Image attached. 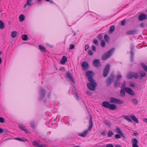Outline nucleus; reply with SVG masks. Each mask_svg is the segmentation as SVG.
Wrapping results in <instances>:
<instances>
[{
  "label": "nucleus",
  "mask_w": 147,
  "mask_h": 147,
  "mask_svg": "<svg viewBox=\"0 0 147 147\" xmlns=\"http://www.w3.org/2000/svg\"><path fill=\"white\" fill-rule=\"evenodd\" d=\"M93 74V72L91 71H88L86 72V76L88 78V80L90 82L87 84V87L89 90L92 91L95 90L97 85V84L92 77Z\"/></svg>",
  "instance_id": "f257e3e1"
},
{
  "label": "nucleus",
  "mask_w": 147,
  "mask_h": 147,
  "mask_svg": "<svg viewBox=\"0 0 147 147\" xmlns=\"http://www.w3.org/2000/svg\"><path fill=\"white\" fill-rule=\"evenodd\" d=\"M89 127L87 130H86L85 131L82 133H80L78 134V135L82 137H85L88 133V131H90L92 129L93 126V124L92 119V116L90 114L89 115Z\"/></svg>",
  "instance_id": "f03ea898"
},
{
  "label": "nucleus",
  "mask_w": 147,
  "mask_h": 147,
  "mask_svg": "<svg viewBox=\"0 0 147 147\" xmlns=\"http://www.w3.org/2000/svg\"><path fill=\"white\" fill-rule=\"evenodd\" d=\"M102 106L106 109L110 110H114L117 108V106L114 104H110V102L104 101L102 103Z\"/></svg>",
  "instance_id": "7ed1b4c3"
},
{
  "label": "nucleus",
  "mask_w": 147,
  "mask_h": 147,
  "mask_svg": "<svg viewBox=\"0 0 147 147\" xmlns=\"http://www.w3.org/2000/svg\"><path fill=\"white\" fill-rule=\"evenodd\" d=\"M115 49V48H113L109 50L107 53L104 54L102 57V60H105L109 57Z\"/></svg>",
  "instance_id": "20e7f679"
},
{
  "label": "nucleus",
  "mask_w": 147,
  "mask_h": 147,
  "mask_svg": "<svg viewBox=\"0 0 147 147\" xmlns=\"http://www.w3.org/2000/svg\"><path fill=\"white\" fill-rule=\"evenodd\" d=\"M115 76L113 74H111L106 79L105 82L106 86L108 87L110 86L114 79Z\"/></svg>",
  "instance_id": "39448f33"
},
{
  "label": "nucleus",
  "mask_w": 147,
  "mask_h": 147,
  "mask_svg": "<svg viewBox=\"0 0 147 147\" xmlns=\"http://www.w3.org/2000/svg\"><path fill=\"white\" fill-rule=\"evenodd\" d=\"M109 102L111 103H113L118 104H122L123 103V101L122 100L113 97H111L110 98Z\"/></svg>",
  "instance_id": "423d86ee"
},
{
  "label": "nucleus",
  "mask_w": 147,
  "mask_h": 147,
  "mask_svg": "<svg viewBox=\"0 0 147 147\" xmlns=\"http://www.w3.org/2000/svg\"><path fill=\"white\" fill-rule=\"evenodd\" d=\"M122 78V76L121 74L117 76L116 79L114 82V87L115 88L118 87L121 83V80Z\"/></svg>",
  "instance_id": "0eeeda50"
},
{
  "label": "nucleus",
  "mask_w": 147,
  "mask_h": 147,
  "mask_svg": "<svg viewBox=\"0 0 147 147\" xmlns=\"http://www.w3.org/2000/svg\"><path fill=\"white\" fill-rule=\"evenodd\" d=\"M39 92L40 97L38 98V100L41 101L45 98L46 94V90L42 88H40Z\"/></svg>",
  "instance_id": "6e6552de"
},
{
  "label": "nucleus",
  "mask_w": 147,
  "mask_h": 147,
  "mask_svg": "<svg viewBox=\"0 0 147 147\" xmlns=\"http://www.w3.org/2000/svg\"><path fill=\"white\" fill-rule=\"evenodd\" d=\"M110 68V65L109 64H107L103 71V75L104 77H106L108 76Z\"/></svg>",
  "instance_id": "1a4fd4ad"
},
{
  "label": "nucleus",
  "mask_w": 147,
  "mask_h": 147,
  "mask_svg": "<svg viewBox=\"0 0 147 147\" xmlns=\"http://www.w3.org/2000/svg\"><path fill=\"white\" fill-rule=\"evenodd\" d=\"M127 78L128 79L134 78L136 79H137L138 78V75L137 73L131 72L127 75Z\"/></svg>",
  "instance_id": "9d476101"
},
{
  "label": "nucleus",
  "mask_w": 147,
  "mask_h": 147,
  "mask_svg": "<svg viewBox=\"0 0 147 147\" xmlns=\"http://www.w3.org/2000/svg\"><path fill=\"white\" fill-rule=\"evenodd\" d=\"M65 76L66 78H68L72 83H75L74 80L69 71L66 73Z\"/></svg>",
  "instance_id": "9b49d317"
},
{
  "label": "nucleus",
  "mask_w": 147,
  "mask_h": 147,
  "mask_svg": "<svg viewBox=\"0 0 147 147\" xmlns=\"http://www.w3.org/2000/svg\"><path fill=\"white\" fill-rule=\"evenodd\" d=\"M134 47L132 44H131L130 46V60L131 62H133L134 61Z\"/></svg>",
  "instance_id": "f8f14e48"
},
{
  "label": "nucleus",
  "mask_w": 147,
  "mask_h": 147,
  "mask_svg": "<svg viewBox=\"0 0 147 147\" xmlns=\"http://www.w3.org/2000/svg\"><path fill=\"white\" fill-rule=\"evenodd\" d=\"M138 30L136 29H132L126 31L125 32L126 34L127 35H133L136 34L138 33Z\"/></svg>",
  "instance_id": "ddd939ff"
},
{
  "label": "nucleus",
  "mask_w": 147,
  "mask_h": 147,
  "mask_svg": "<svg viewBox=\"0 0 147 147\" xmlns=\"http://www.w3.org/2000/svg\"><path fill=\"white\" fill-rule=\"evenodd\" d=\"M147 19V14L142 13L138 16V20L140 21H142Z\"/></svg>",
  "instance_id": "4468645a"
},
{
  "label": "nucleus",
  "mask_w": 147,
  "mask_h": 147,
  "mask_svg": "<svg viewBox=\"0 0 147 147\" xmlns=\"http://www.w3.org/2000/svg\"><path fill=\"white\" fill-rule=\"evenodd\" d=\"M81 65L83 68V69L84 70H86L89 68V65L86 62H83Z\"/></svg>",
  "instance_id": "2eb2a0df"
},
{
  "label": "nucleus",
  "mask_w": 147,
  "mask_h": 147,
  "mask_svg": "<svg viewBox=\"0 0 147 147\" xmlns=\"http://www.w3.org/2000/svg\"><path fill=\"white\" fill-rule=\"evenodd\" d=\"M125 92L127 93L132 96L135 95V93L134 92L133 90L131 88H129L127 87L126 88H125Z\"/></svg>",
  "instance_id": "dca6fc26"
},
{
  "label": "nucleus",
  "mask_w": 147,
  "mask_h": 147,
  "mask_svg": "<svg viewBox=\"0 0 147 147\" xmlns=\"http://www.w3.org/2000/svg\"><path fill=\"white\" fill-rule=\"evenodd\" d=\"M132 147H139L138 145V141L136 139L133 138L132 140Z\"/></svg>",
  "instance_id": "f3484780"
},
{
  "label": "nucleus",
  "mask_w": 147,
  "mask_h": 147,
  "mask_svg": "<svg viewBox=\"0 0 147 147\" xmlns=\"http://www.w3.org/2000/svg\"><path fill=\"white\" fill-rule=\"evenodd\" d=\"M93 64L94 66L96 67H99L100 66V60L98 59L94 60L93 61Z\"/></svg>",
  "instance_id": "a211bd4d"
},
{
  "label": "nucleus",
  "mask_w": 147,
  "mask_h": 147,
  "mask_svg": "<svg viewBox=\"0 0 147 147\" xmlns=\"http://www.w3.org/2000/svg\"><path fill=\"white\" fill-rule=\"evenodd\" d=\"M115 26L114 25L111 26L109 28V29L108 31V33L109 34L113 33L115 30Z\"/></svg>",
  "instance_id": "6ab92c4d"
},
{
  "label": "nucleus",
  "mask_w": 147,
  "mask_h": 147,
  "mask_svg": "<svg viewBox=\"0 0 147 147\" xmlns=\"http://www.w3.org/2000/svg\"><path fill=\"white\" fill-rule=\"evenodd\" d=\"M67 58L66 57L63 56L60 60V63L62 64H64L67 61Z\"/></svg>",
  "instance_id": "aec40b11"
},
{
  "label": "nucleus",
  "mask_w": 147,
  "mask_h": 147,
  "mask_svg": "<svg viewBox=\"0 0 147 147\" xmlns=\"http://www.w3.org/2000/svg\"><path fill=\"white\" fill-rule=\"evenodd\" d=\"M136 123H139V121L137 118L134 115H131L130 117Z\"/></svg>",
  "instance_id": "412c9836"
},
{
  "label": "nucleus",
  "mask_w": 147,
  "mask_h": 147,
  "mask_svg": "<svg viewBox=\"0 0 147 147\" xmlns=\"http://www.w3.org/2000/svg\"><path fill=\"white\" fill-rule=\"evenodd\" d=\"M18 127L21 130L25 131L26 133H27L29 132L27 129H26V127L23 125H19Z\"/></svg>",
  "instance_id": "4be33fe9"
},
{
  "label": "nucleus",
  "mask_w": 147,
  "mask_h": 147,
  "mask_svg": "<svg viewBox=\"0 0 147 147\" xmlns=\"http://www.w3.org/2000/svg\"><path fill=\"white\" fill-rule=\"evenodd\" d=\"M39 49L42 52H45L46 51V48L41 45H39L38 46Z\"/></svg>",
  "instance_id": "5701e85b"
},
{
  "label": "nucleus",
  "mask_w": 147,
  "mask_h": 147,
  "mask_svg": "<svg viewBox=\"0 0 147 147\" xmlns=\"http://www.w3.org/2000/svg\"><path fill=\"white\" fill-rule=\"evenodd\" d=\"M18 33L16 31H13L11 33V37H16L18 36Z\"/></svg>",
  "instance_id": "b1692460"
},
{
  "label": "nucleus",
  "mask_w": 147,
  "mask_h": 147,
  "mask_svg": "<svg viewBox=\"0 0 147 147\" xmlns=\"http://www.w3.org/2000/svg\"><path fill=\"white\" fill-rule=\"evenodd\" d=\"M125 89L121 88L120 91V95L121 96L124 97L125 96Z\"/></svg>",
  "instance_id": "393cba45"
},
{
  "label": "nucleus",
  "mask_w": 147,
  "mask_h": 147,
  "mask_svg": "<svg viewBox=\"0 0 147 147\" xmlns=\"http://www.w3.org/2000/svg\"><path fill=\"white\" fill-rule=\"evenodd\" d=\"M25 18L23 14H22L19 16V19L20 22H22L25 20Z\"/></svg>",
  "instance_id": "a878e982"
},
{
  "label": "nucleus",
  "mask_w": 147,
  "mask_h": 147,
  "mask_svg": "<svg viewBox=\"0 0 147 147\" xmlns=\"http://www.w3.org/2000/svg\"><path fill=\"white\" fill-rule=\"evenodd\" d=\"M15 139L21 141L25 142L27 141V140L24 138H15Z\"/></svg>",
  "instance_id": "bb28decb"
},
{
  "label": "nucleus",
  "mask_w": 147,
  "mask_h": 147,
  "mask_svg": "<svg viewBox=\"0 0 147 147\" xmlns=\"http://www.w3.org/2000/svg\"><path fill=\"white\" fill-rule=\"evenodd\" d=\"M40 142V141L38 140L37 141H34L32 142V144L35 147H38V146L40 145L38 142Z\"/></svg>",
  "instance_id": "cd10ccee"
},
{
  "label": "nucleus",
  "mask_w": 147,
  "mask_h": 147,
  "mask_svg": "<svg viewBox=\"0 0 147 147\" xmlns=\"http://www.w3.org/2000/svg\"><path fill=\"white\" fill-rule=\"evenodd\" d=\"M141 66L143 69L147 72V66L145 65L143 63H142L141 64Z\"/></svg>",
  "instance_id": "c85d7f7f"
},
{
  "label": "nucleus",
  "mask_w": 147,
  "mask_h": 147,
  "mask_svg": "<svg viewBox=\"0 0 147 147\" xmlns=\"http://www.w3.org/2000/svg\"><path fill=\"white\" fill-rule=\"evenodd\" d=\"M5 28V25L3 22L0 20V29H3Z\"/></svg>",
  "instance_id": "c756f323"
},
{
  "label": "nucleus",
  "mask_w": 147,
  "mask_h": 147,
  "mask_svg": "<svg viewBox=\"0 0 147 147\" xmlns=\"http://www.w3.org/2000/svg\"><path fill=\"white\" fill-rule=\"evenodd\" d=\"M146 76V73L144 72L143 71L141 73H140V79H142L143 77H144Z\"/></svg>",
  "instance_id": "7c9ffc66"
},
{
  "label": "nucleus",
  "mask_w": 147,
  "mask_h": 147,
  "mask_svg": "<svg viewBox=\"0 0 147 147\" xmlns=\"http://www.w3.org/2000/svg\"><path fill=\"white\" fill-rule=\"evenodd\" d=\"M117 133L121 134L123 133L122 131L120 129V128L118 127H117L116 129Z\"/></svg>",
  "instance_id": "2f4dec72"
},
{
  "label": "nucleus",
  "mask_w": 147,
  "mask_h": 147,
  "mask_svg": "<svg viewBox=\"0 0 147 147\" xmlns=\"http://www.w3.org/2000/svg\"><path fill=\"white\" fill-rule=\"evenodd\" d=\"M124 118L127 120L129 122H132L131 120L129 117L128 116H125L123 117Z\"/></svg>",
  "instance_id": "473e14b6"
},
{
  "label": "nucleus",
  "mask_w": 147,
  "mask_h": 147,
  "mask_svg": "<svg viewBox=\"0 0 147 147\" xmlns=\"http://www.w3.org/2000/svg\"><path fill=\"white\" fill-rule=\"evenodd\" d=\"M107 135L108 137H111L114 135V133L111 131H109L107 134Z\"/></svg>",
  "instance_id": "72a5a7b5"
},
{
  "label": "nucleus",
  "mask_w": 147,
  "mask_h": 147,
  "mask_svg": "<svg viewBox=\"0 0 147 147\" xmlns=\"http://www.w3.org/2000/svg\"><path fill=\"white\" fill-rule=\"evenodd\" d=\"M100 45L102 47L104 48L106 46L105 41L103 40H101L100 42Z\"/></svg>",
  "instance_id": "f704fd0d"
},
{
  "label": "nucleus",
  "mask_w": 147,
  "mask_h": 147,
  "mask_svg": "<svg viewBox=\"0 0 147 147\" xmlns=\"http://www.w3.org/2000/svg\"><path fill=\"white\" fill-rule=\"evenodd\" d=\"M103 122L106 125H108V127H110L111 126V124L106 120H104L103 121Z\"/></svg>",
  "instance_id": "c9c22d12"
},
{
  "label": "nucleus",
  "mask_w": 147,
  "mask_h": 147,
  "mask_svg": "<svg viewBox=\"0 0 147 147\" xmlns=\"http://www.w3.org/2000/svg\"><path fill=\"white\" fill-rule=\"evenodd\" d=\"M32 0H27L26 3L28 6H30L32 4Z\"/></svg>",
  "instance_id": "e433bc0d"
},
{
  "label": "nucleus",
  "mask_w": 147,
  "mask_h": 147,
  "mask_svg": "<svg viewBox=\"0 0 147 147\" xmlns=\"http://www.w3.org/2000/svg\"><path fill=\"white\" fill-rule=\"evenodd\" d=\"M132 101L133 103L136 105L137 104L138 102V100L136 98L133 99Z\"/></svg>",
  "instance_id": "4c0bfd02"
},
{
  "label": "nucleus",
  "mask_w": 147,
  "mask_h": 147,
  "mask_svg": "<svg viewBox=\"0 0 147 147\" xmlns=\"http://www.w3.org/2000/svg\"><path fill=\"white\" fill-rule=\"evenodd\" d=\"M126 20L125 19L123 20L121 23V25L123 26L125 25L126 24Z\"/></svg>",
  "instance_id": "58836bf2"
},
{
  "label": "nucleus",
  "mask_w": 147,
  "mask_h": 147,
  "mask_svg": "<svg viewBox=\"0 0 147 147\" xmlns=\"http://www.w3.org/2000/svg\"><path fill=\"white\" fill-rule=\"evenodd\" d=\"M114 137L115 139H117L121 138V135L120 134H117Z\"/></svg>",
  "instance_id": "ea45409f"
},
{
  "label": "nucleus",
  "mask_w": 147,
  "mask_h": 147,
  "mask_svg": "<svg viewBox=\"0 0 147 147\" xmlns=\"http://www.w3.org/2000/svg\"><path fill=\"white\" fill-rule=\"evenodd\" d=\"M5 119L3 117H0V123H3L5 122Z\"/></svg>",
  "instance_id": "a19ab883"
},
{
  "label": "nucleus",
  "mask_w": 147,
  "mask_h": 147,
  "mask_svg": "<svg viewBox=\"0 0 147 147\" xmlns=\"http://www.w3.org/2000/svg\"><path fill=\"white\" fill-rule=\"evenodd\" d=\"M30 125H31V127L32 128L34 129L35 128L34 123V121H32L31 122H30Z\"/></svg>",
  "instance_id": "79ce46f5"
},
{
  "label": "nucleus",
  "mask_w": 147,
  "mask_h": 147,
  "mask_svg": "<svg viewBox=\"0 0 147 147\" xmlns=\"http://www.w3.org/2000/svg\"><path fill=\"white\" fill-rule=\"evenodd\" d=\"M73 94L75 95V97L76 99H77L78 100L79 97L77 93L76 92H75L73 93Z\"/></svg>",
  "instance_id": "37998d69"
},
{
  "label": "nucleus",
  "mask_w": 147,
  "mask_h": 147,
  "mask_svg": "<svg viewBox=\"0 0 147 147\" xmlns=\"http://www.w3.org/2000/svg\"><path fill=\"white\" fill-rule=\"evenodd\" d=\"M122 88H123V89H125V90H126L125 88H126L127 87H126V82L125 81H124L123 82V85H122Z\"/></svg>",
  "instance_id": "c03bdc74"
},
{
  "label": "nucleus",
  "mask_w": 147,
  "mask_h": 147,
  "mask_svg": "<svg viewBox=\"0 0 147 147\" xmlns=\"http://www.w3.org/2000/svg\"><path fill=\"white\" fill-rule=\"evenodd\" d=\"M75 48V46L73 44H71L69 47V49H74Z\"/></svg>",
  "instance_id": "a18cd8bd"
},
{
  "label": "nucleus",
  "mask_w": 147,
  "mask_h": 147,
  "mask_svg": "<svg viewBox=\"0 0 147 147\" xmlns=\"http://www.w3.org/2000/svg\"><path fill=\"white\" fill-rule=\"evenodd\" d=\"M88 54L90 55H92L93 53L92 51L91 50L89 49L88 50Z\"/></svg>",
  "instance_id": "49530a36"
},
{
  "label": "nucleus",
  "mask_w": 147,
  "mask_h": 147,
  "mask_svg": "<svg viewBox=\"0 0 147 147\" xmlns=\"http://www.w3.org/2000/svg\"><path fill=\"white\" fill-rule=\"evenodd\" d=\"M93 42L96 45H98V43L97 40L96 39H94L93 40Z\"/></svg>",
  "instance_id": "de8ad7c7"
},
{
  "label": "nucleus",
  "mask_w": 147,
  "mask_h": 147,
  "mask_svg": "<svg viewBox=\"0 0 147 147\" xmlns=\"http://www.w3.org/2000/svg\"><path fill=\"white\" fill-rule=\"evenodd\" d=\"M105 41L108 43H109L110 40L109 37H104Z\"/></svg>",
  "instance_id": "09e8293b"
},
{
  "label": "nucleus",
  "mask_w": 147,
  "mask_h": 147,
  "mask_svg": "<svg viewBox=\"0 0 147 147\" xmlns=\"http://www.w3.org/2000/svg\"><path fill=\"white\" fill-rule=\"evenodd\" d=\"M86 92L88 96H90L92 94V92L90 91L89 90L86 91Z\"/></svg>",
  "instance_id": "8fccbe9b"
},
{
  "label": "nucleus",
  "mask_w": 147,
  "mask_h": 147,
  "mask_svg": "<svg viewBox=\"0 0 147 147\" xmlns=\"http://www.w3.org/2000/svg\"><path fill=\"white\" fill-rule=\"evenodd\" d=\"M129 85L130 86L133 87H135V86L134 84L132 82H130L129 83Z\"/></svg>",
  "instance_id": "3c124183"
},
{
  "label": "nucleus",
  "mask_w": 147,
  "mask_h": 147,
  "mask_svg": "<svg viewBox=\"0 0 147 147\" xmlns=\"http://www.w3.org/2000/svg\"><path fill=\"white\" fill-rule=\"evenodd\" d=\"M92 50L94 51H95L96 50V47L94 45H92Z\"/></svg>",
  "instance_id": "603ef678"
},
{
  "label": "nucleus",
  "mask_w": 147,
  "mask_h": 147,
  "mask_svg": "<svg viewBox=\"0 0 147 147\" xmlns=\"http://www.w3.org/2000/svg\"><path fill=\"white\" fill-rule=\"evenodd\" d=\"M106 134L105 132V130H103L101 134V135L102 136H105Z\"/></svg>",
  "instance_id": "864d4df0"
},
{
  "label": "nucleus",
  "mask_w": 147,
  "mask_h": 147,
  "mask_svg": "<svg viewBox=\"0 0 147 147\" xmlns=\"http://www.w3.org/2000/svg\"><path fill=\"white\" fill-rule=\"evenodd\" d=\"M106 147H114L113 145L111 144H107Z\"/></svg>",
  "instance_id": "5fc2aeb1"
},
{
  "label": "nucleus",
  "mask_w": 147,
  "mask_h": 147,
  "mask_svg": "<svg viewBox=\"0 0 147 147\" xmlns=\"http://www.w3.org/2000/svg\"><path fill=\"white\" fill-rule=\"evenodd\" d=\"M140 26L141 28H144L145 27V25L144 23H141L140 25Z\"/></svg>",
  "instance_id": "6e6d98bb"
},
{
  "label": "nucleus",
  "mask_w": 147,
  "mask_h": 147,
  "mask_svg": "<svg viewBox=\"0 0 147 147\" xmlns=\"http://www.w3.org/2000/svg\"><path fill=\"white\" fill-rule=\"evenodd\" d=\"M120 135H121V136L122 137H123V140H124V139H125V138H125V135L123 133H122Z\"/></svg>",
  "instance_id": "4d7b16f0"
},
{
  "label": "nucleus",
  "mask_w": 147,
  "mask_h": 147,
  "mask_svg": "<svg viewBox=\"0 0 147 147\" xmlns=\"http://www.w3.org/2000/svg\"><path fill=\"white\" fill-rule=\"evenodd\" d=\"M89 46L88 45H86L85 46V50L86 51L87 49L89 48Z\"/></svg>",
  "instance_id": "13d9d810"
},
{
  "label": "nucleus",
  "mask_w": 147,
  "mask_h": 147,
  "mask_svg": "<svg viewBox=\"0 0 147 147\" xmlns=\"http://www.w3.org/2000/svg\"><path fill=\"white\" fill-rule=\"evenodd\" d=\"M22 40L26 41L28 40V37H22Z\"/></svg>",
  "instance_id": "bf43d9fd"
},
{
  "label": "nucleus",
  "mask_w": 147,
  "mask_h": 147,
  "mask_svg": "<svg viewBox=\"0 0 147 147\" xmlns=\"http://www.w3.org/2000/svg\"><path fill=\"white\" fill-rule=\"evenodd\" d=\"M51 92H50L47 95V97L48 98H50V96H51Z\"/></svg>",
  "instance_id": "052dcab7"
},
{
  "label": "nucleus",
  "mask_w": 147,
  "mask_h": 147,
  "mask_svg": "<svg viewBox=\"0 0 147 147\" xmlns=\"http://www.w3.org/2000/svg\"><path fill=\"white\" fill-rule=\"evenodd\" d=\"M4 131V130L3 128H0V134L3 133Z\"/></svg>",
  "instance_id": "680f3d73"
},
{
  "label": "nucleus",
  "mask_w": 147,
  "mask_h": 147,
  "mask_svg": "<svg viewBox=\"0 0 147 147\" xmlns=\"http://www.w3.org/2000/svg\"><path fill=\"white\" fill-rule=\"evenodd\" d=\"M143 121L145 123H147V119L144 118L142 119Z\"/></svg>",
  "instance_id": "e2e57ef3"
},
{
  "label": "nucleus",
  "mask_w": 147,
  "mask_h": 147,
  "mask_svg": "<svg viewBox=\"0 0 147 147\" xmlns=\"http://www.w3.org/2000/svg\"><path fill=\"white\" fill-rule=\"evenodd\" d=\"M104 33H101L97 35V37H102Z\"/></svg>",
  "instance_id": "0e129e2a"
},
{
  "label": "nucleus",
  "mask_w": 147,
  "mask_h": 147,
  "mask_svg": "<svg viewBox=\"0 0 147 147\" xmlns=\"http://www.w3.org/2000/svg\"><path fill=\"white\" fill-rule=\"evenodd\" d=\"M59 70L61 71H64L65 70V68L63 67H62L60 68Z\"/></svg>",
  "instance_id": "69168bd1"
},
{
  "label": "nucleus",
  "mask_w": 147,
  "mask_h": 147,
  "mask_svg": "<svg viewBox=\"0 0 147 147\" xmlns=\"http://www.w3.org/2000/svg\"><path fill=\"white\" fill-rule=\"evenodd\" d=\"M115 147H122L119 144L115 145Z\"/></svg>",
  "instance_id": "338daca9"
},
{
  "label": "nucleus",
  "mask_w": 147,
  "mask_h": 147,
  "mask_svg": "<svg viewBox=\"0 0 147 147\" xmlns=\"http://www.w3.org/2000/svg\"><path fill=\"white\" fill-rule=\"evenodd\" d=\"M21 37H28V36L26 34L22 35Z\"/></svg>",
  "instance_id": "774afa93"
}]
</instances>
